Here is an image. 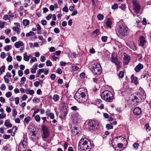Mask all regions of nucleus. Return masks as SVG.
I'll return each instance as SVG.
<instances>
[{
	"label": "nucleus",
	"mask_w": 151,
	"mask_h": 151,
	"mask_svg": "<svg viewBox=\"0 0 151 151\" xmlns=\"http://www.w3.org/2000/svg\"><path fill=\"white\" fill-rule=\"evenodd\" d=\"M52 17V15L51 14H49L47 16H46V19L47 20H49L51 19V17Z\"/></svg>",
	"instance_id": "56"
},
{
	"label": "nucleus",
	"mask_w": 151,
	"mask_h": 151,
	"mask_svg": "<svg viewBox=\"0 0 151 151\" xmlns=\"http://www.w3.org/2000/svg\"><path fill=\"white\" fill-rule=\"evenodd\" d=\"M4 81L6 83H9V80L8 78H6V76H4Z\"/></svg>",
	"instance_id": "49"
},
{
	"label": "nucleus",
	"mask_w": 151,
	"mask_h": 151,
	"mask_svg": "<svg viewBox=\"0 0 151 151\" xmlns=\"http://www.w3.org/2000/svg\"><path fill=\"white\" fill-rule=\"evenodd\" d=\"M130 98L132 101L134 103L133 104H137L140 102L142 100V98L140 96V95L136 93L132 94L131 95Z\"/></svg>",
	"instance_id": "7"
},
{
	"label": "nucleus",
	"mask_w": 151,
	"mask_h": 151,
	"mask_svg": "<svg viewBox=\"0 0 151 151\" xmlns=\"http://www.w3.org/2000/svg\"><path fill=\"white\" fill-rule=\"evenodd\" d=\"M12 58L11 56H9L6 59L7 61L8 62H10L12 60Z\"/></svg>",
	"instance_id": "58"
},
{
	"label": "nucleus",
	"mask_w": 151,
	"mask_h": 151,
	"mask_svg": "<svg viewBox=\"0 0 151 151\" xmlns=\"http://www.w3.org/2000/svg\"><path fill=\"white\" fill-rule=\"evenodd\" d=\"M63 11L64 12H67L68 11V8L67 6H65L63 8Z\"/></svg>",
	"instance_id": "62"
},
{
	"label": "nucleus",
	"mask_w": 151,
	"mask_h": 151,
	"mask_svg": "<svg viewBox=\"0 0 151 151\" xmlns=\"http://www.w3.org/2000/svg\"><path fill=\"white\" fill-rule=\"evenodd\" d=\"M11 17L12 16L10 15H6L4 16L3 19L5 20H6L8 19H10Z\"/></svg>",
	"instance_id": "24"
},
{
	"label": "nucleus",
	"mask_w": 151,
	"mask_h": 151,
	"mask_svg": "<svg viewBox=\"0 0 151 151\" xmlns=\"http://www.w3.org/2000/svg\"><path fill=\"white\" fill-rule=\"evenodd\" d=\"M77 13L78 12L77 10H74L71 14V15L72 16H75L77 14Z\"/></svg>",
	"instance_id": "64"
},
{
	"label": "nucleus",
	"mask_w": 151,
	"mask_h": 151,
	"mask_svg": "<svg viewBox=\"0 0 151 151\" xmlns=\"http://www.w3.org/2000/svg\"><path fill=\"white\" fill-rule=\"evenodd\" d=\"M6 116V115L4 113H2L0 114V119H3Z\"/></svg>",
	"instance_id": "46"
},
{
	"label": "nucleus",
	"mask_w": 151,
	"mask_h": 151,
	"mask_svg": "<svg viewBox=\"0 0 151 151\" xmlns=\"http://www.w3.org/2000/svg\"><path fill=\"white\" fill-rule=\"evenodd\" d=\"M92 71L95 75H100L102 72L101 65L97 63H95L91 66Z\"/></svg>",
	"instance_id": "4"
},
{
	"label": "nucleus",
	"mask_w": 151,
	"mask_h": 151,
	"mask_svg": "<svg viewBox=\"0 0 151 151\" xmlns=\"http://www.w3.org/2000/svg\"><path fill=\"white\" fill-rule=\"evenodd\" d=\"M23 45L24 44L21 41H19L16 42L14 44L15 47H20L23 46Z\"/></svg>",
	"instance_id": "17"
},
{
	"label": "nucleus",
	"mask_w": 151,
	"mask_h": 151,
	"mask_svg": "<svg viewBox=\"0 0 151 151\" xmlns=\"http://www.w3.org/2000/svg\"><path fill=\"white\" fill-rule=\"evenodd\" d=\"M30 119V117L29 116L27 117L24 119V121L26 124H28L29 123Z\"/></svg>",
	"instance_id": "25"
},
{
	"label": "nucleus",
	"mask_w": 151,
	"mask_h": 151,
	"mask_svg": "<svg viewBox=\"0 0 151 151\" xmlns=\"http://www.w3.org/2000/svg\"><path fill=\"white\" fill-rule=\"evenodd\" d=\"M111 61L114 63H116L118 61H119L117 58L116 55L115 53H112L111 54Z\"/></svg>",
	"instance_id": "12"
},
{
	"label": "nucleus",
	"mask_w": 151,
	"mask_h": 151,
	"mask_svg": "<svg viewBox=\"0 0 151 151\" xmlns=\"http://www.w3.org/2000/svg\"><path fill=\"white\" fill-rule=\"evenodd\" d=\"M133 4V9L137 13H139L141 7L137 2V0H132V1Z\"/></svg>",
	"instance_id": "9"
},
{
	"label": "nucleus",
	"mask_w": 151,
	"mask_h": 151,
	"mask_svg": "<svg viewBox=\"0 0 151 151\" xmlns=\"http://www.w3.org/2000/svg\"><path fill=\"white\" fill-rule=\"evenodd\" d=\"M104 16L101 14H99L97 15V18L100 20H102L104 18Z\"/></svg>",
	"instance_id": "31"
},
{
	"label": "nucleus",
	"mask_w": 151,
	"mask_h": 151,
	"mask_svg": "<svg viewBox=\"0 0 151 151\" xmlns=\"http://www.w3.org/2000/svg\"><path fill=\"white\" fill-rule=\"evenodd\" d=\"M54 31L55 33L58 34L59 33L60 30L58 28H56L54 29Z\"/></svg>",
	"instance_id": "50"
},
{
	"label": "nucleus",
	"mask_w": 151,
	"mask_h": 151,
	"mask_svg": "<svg viewBox=\"0 0 151 151\" xmlns=\"http://www.w3.org/2000/svg\"><path fill=\"white\" fill-rule=\"evenodd\" d=\"M88 125L90 129L94 130L99 127V123L94 120H90L88 123Z\"/></svg>",
	"instance_id": "8"
},
{
	"label": "nucleus",
	"mask_w": 151,
	"mask_h": 151,
	"mask_svg": "<svg viewBox=\"0 0 151 151\" xmlns=\"http://www.w3.org/2000/svg\"><path fill=\"white\" fill-rule=\"evenodd\" d=\"M23 72L21 70H19L18 71V74L19 76H22L23 75Z\"/></svg>",
	"instance_id": "57"
},
{
	"label": "nucleus",
	"mask_w": 151,
	"mask_h": 151,
	"mask_svg": "<svg viewBox=\"0 0 151 151\" xmlns=\"http://www.w3.org/2000/svg\"><path fill=\"white\" fill-rule=\"evenodd\" d=\"M86 93V91L84 89L82 88L79 89L75 94V99L79 103L85 102L88 98Z\"/></svg>",
	"instance_id": "1"
},
{
	"label": "nucleus",
	"mask_w": 151,
	"mask_h": 151,
	"mask_svg": "<svg viewBox=\"0 0 151 151\" xmlns=\"http://www.w3.org/2000/svg\"><path fill=\"white\" fill-rule=\"evenodd\" d=\"M143 68V66L141 64H139L137 65L135 68V70L136 71L139 72L141 69H142Z\"/></svg>",
	"instance_id": "15"
},
{
	"label": "nucleus",
	"mask_w": 151,
	"mask_h": 151,
	"mask_svg": "<svg viewBox=\"0 0 151 151\" xmlns=\"http://www.w3.org/2000/svg\"><path fill=\"white\" fill-rule=\"evenodd\" d=\"M48 116H49L50 118L51 119H53L55 117L54 114L52 113H50Z\"/></svg>",
	"instance_id": "47"
},
{
	"label": "nucleus",
	"mask_w": 151,
	"mask_h": 151,
	"mask_svg": "<svg viewBox=\"0 0 151 151\" xmlns=\"http://www.w3.org/2000/svg\"><path fill=\"white\" fill-rule=\"evenodd\" d=\"M12 95L11 92H8L6 94V96L7 98H9Z\"/></svg>",
	"instance_id": "38"
},
{
	"label": "nucleus",
	"mask_w": 151,
	"mask_h": 151,
	"mask_svg": "<svg viewBox=\"0 0 151 151\" xmlns=\"http://www.w3.org/2000/svg\"><path fill=\"white\" fill-rule=\"evenodd\" d=\"M46 64L47 66H50L52 65V63L50 60H48L47 61Z\"/></svg>",
	"instance_id": "36"
},
{
	"label": "nucleus",
	"mask_w": 151,
	"mask_h": 151,
	"mask_svg": "<svg viewBox=\"0 0 151 151\" xmlns=\"http://www.w3.org/2000/svg\"><path fill=\"white\" fill-rule=\"evenodd\" d=\"M5 66L4 65H3L0 68V70H1L2 72H4L5 69Z\"/></svg>",
	"instance_id": "60"
},
{
	"label": "nucleus",
	"mask_w": 151,
	"mask_h": 151,
	"mask_svg": "<svg viewBox=\"0 0 151 151\" xmlns=\"http://www.w3.org/2000/svg\"><path fill=\"white\" fill-rule=\"evenodd\" d=\"M29 21L27 19H24L23 20V24L25 26L28 25L29 24Z\"/></svg>",
	"instance_id": "23"
},
{
	"label": "nucleus",
	"mask_w": 151,
	"mask_h": 151,
	"mask_svg": "<svg viewBox=\"0 0 151 151\" xmlns=\"http://www.w3.org/2000/svg\"><path fill=\"white\" fill-rule=\"evenodd\" d=\"M118 7V5L117 4H114L112 6V9H117Z\"/></svg>",
	"instance_id": "48"
},
{
	"label": "nucleus",
	"mask_w": 151,
	"mask_h": 151,
	"mask_svg": "<svg viewBox=\"0 0 151 151\" xmlns=\"http://www.w3.org/2000/svg\"><path fill=\"white\" fill-rule=\"evenodd\" d=\"M10 137V136L9 135L4 134L3 136V137L4 139H8Z\"/></svg>",
	"instance_id": "44"
},
{
	"label": "nucleus",
	"mask_w": 151,
	"mask_h": 151,
	"mask_svg": "<svg viewBox=\"0 0 151 151\" xmlns=\"http://www.w3.org/2000/svg\"><path fill=\"white\" fill-rule=\"evenodd\" d=\"M59 96L57 94L54 95L53 97V100L55 101H57L59 99Z\"/></svg>",
	"instance_id": "28"
},
{
	"label": "nucleus",
	"mask_w": 151,
	"mask_h": 151,
	"mask_svg": "<svg viewBox=\"0 0 151 151\" xmlns=\"http://www.w3.org/2000/svg\"><path fill=\"white\" fill-rule=\"evenodd\" d=\"M17 114V112L15 109L12 110V115L13 116H15Z\"/></svg>",
	"instance_id": "33"
},
{
	"label": "nucleus",
	"mask_w": 151,
	"mask_h": 151,
	"mask_svg": "<svg viewBox=\"0 0 151 151\" xmlns=\"http://www.w3.org/2000/svg\"><path fill=\"white\" fill-rule=\"evenodd\" d=\"M12 29L14 31L17 32L18 33H20V31L18 27H13Z\"/></svg>",
	"instance_id": "27"
},
{
	"label": "nucleus",
	"mask_w": 151,
	"mask_h": 151,
	"mask_svg": "<svg viewBox=\"0 0 151 151\" xmlns=\"http://www.w3.org/2000/svg\"><path fill=\"white\" fill-rule=\"evenodd\" d=\"M56 77L55 75L54 74H52L50 76V78L52 80H54L55 79Z\"/></svg>",
	"instance_id": "39"
},
{
	"label": "nucleus",
	"mask_w": 151,
	"mask_h": 151,
	"mask_svg": "<svg viewBox=\"0 0 151 151\" xmlns=\"http://www.w3.org/2000/svg\"><path fill=\"white\" fill-rule=\"evenodd\" d=\"M130 60V57L128 55H125L123 59V63L125 65H127Z\"/></svg>",
	"instance_id": "13"
},
{
	"label": "nucleus",
	"mask_w": 151,
	"mask_h": 151,
	"mask_svg": "<svg viewBox=\"0 0 151 151\" xmlns=\"http://www.w3.org/2000/svg\"><path fill=\"white\" fill-rule=\"evenodd\" d=\"M6 88L5 85L3 84H2L1 86L0 89L2 91H4Z\"/></svg>",
	"instance_id": "42"
},
{
	"label": "nucleus",
	"mask_w": 151,
	"mask_h": 151,
	"mask_svg": "<svg viewBox=\"0 0 151 151\" xmlns=\"http://www.w3.org/2000/svg\"><path fill=\"white\" fill-rule=\"evenodd\" d=\"M142 113L141 109L139 107H136L133 110V113L134 115L138 116L140 114Z\"/></svg>",
	"instance_id": "11"
},
{
	"label": "nucleus",
	"mask_w": 151,
	"mask_h": 151,
	"mask_svg": "<svg viewBox=\"0 0 151 151\" xmlns=\"http://www.w3.org/2000/svg\"><path fill=\"white\" fill-rule=\"evenodd\" d=\"M4 125L8 127H11L12 126V125L10 123L9 120H6L4 122Z\"/></svg>",
	"instance_id": "19"
},
{
	"label": "nucleus",
	"mask_w": 151,
	"mask_h": 151,
	"mask_svg": "<svg viewBox=\"0 0 151 151\" xmlns=\"http://www.w3.org/2000/svg\"><path fill=\"white\" fill-rule=\"evenodd\" d=\"M114 63L116 65L117 67L118 68H120V62L119 61H118L117 63Z\"/></svg>",
	"instance_id": "53"
},
{
	"label": "nucleus",
	"mask_w": 151,
	"mask_h": 151,
	"mask_svg": "<svg viewBox=\"0 0 151 151\" xmlns=\"http://www.w3.org/2000/svg\"><path fill=\"white\" fill-rule=\"evenodd\" d=\"M27 139L26 136H24L23 139L20 142L18 150L19 151H24L28 147Z\"/></svg>",
	"instance_id": "5"
},
{
	"label": "nucleus",
	"mask_w": 151,
	"mask_h": 151,
	"mask_svg": "<svg viewBox=\"0 0 151 151\" xmlns=\"http://www.w3.org/2000/svg\"><path fill=\"white\" fill-rule=\"evenodd\" d=\"M99 30L98 29H96L91 34V36L93 37H96L99 34Z\"/></svg>",
	"instance_id": "18"
},
{
	"label": "nucleus",
	"mask_w": 151,
	"mask_h": 151,
	"mask_svg": "<svg viewBox=\"0 0 151 151\" xmlns=\"http://www.w3.org/2000/svg\"><path fill=\"white\" fill-rule=\"evenodd\" d=\"M50 111L49 109H47L46 111H45V114L47 116H48L50 115V114L51 113H50Z\"/></svg>",
	"instance_id": "54"
},
{
	"label": "nucleus",
	"mask_w": 151,
	"mask_h": 151,
	"mask_svg": "<svg viewBox=\"0 0 151 151\" xmlns=\"http://www.w3.org/2000/svg\"><path fill=\"white\" fill-rule=\"evenodd\" d=\"M73 132L76 134H78V129L76 128H74V129H73L72 130Z\"/></svg>",
	"instance_id": "41"
},
{
	"label": "nucleus",
	"mask_w": 151,
	"mask_h": 151,
	"mask_svg": "<svg viewBox=\"0 0 151 151\" xmlns=\"http://www.w3.org/2000/svg\"><path fill=\"white\" fill-rule=\"evenodd\" d=\"M40 61L42 62H44L45 60V58L44 56H42L40 58Z\"/></svg>",
	"instance_id": "59"
},
{
	"label": "nucleus",
	"mask_w": 151,
	"mask_h": 151,
	"mask_svg": "<svg viewBox=\"0 0 151 151\" xmlns=\"http://www.w3.org/2000/svg\"><path fill=\"white\" fill-rule=\"evenodd\" d=\"M25 3L24 4V7L27 8L29 6L28 4H29L31 2V0H24Z\"/></svg>",
	"instance_id": "21"
},
{
	"label": "nucleus",
	"mask_w": 151,
	"mask_h": 151,
	"mask_svg": "<svg viewBox=\"0 0 151 151\" xmlns=\"http://www.w3.org/2000/svg\"><path fill=\"white\" fill-rule=\"evenodd\" d=\"M123 145L122 144H121V143H118L117 144V147H119L120 149V150H119V149H118L117 150V151H122V150H123L122 149H120V148H122L123 147Z\"/></svg>",
	"instance_id": "32"
},
{
	"label": "nucleus",
	"mask_w": 151,
	"mask_h": 151,
	"mask_svg": "<svg viewBox=\"0 0 151 151\" xmlns=\"http://www.w3.org/2000/svg\"><path fill=\"white\" fill-rule=\"evenodd\" d=\"M117 30L119 34L123 36H126L129 33V29L127 27L124 25L122 24L119 26Z\"/></svg>",
	"instance_id": "6"
},
{
	"label": "nucleus",
	"mask_w": 151,
	"mask_h": 151,
	"mask_svg": "<svg viewBox=\"0 0 151 151\" xmlns=\"http://www.w3.org/2000/svg\"><path fill=\"white\" fill-rule=\"evenodd\" d=\"M101 96L102 99L108 102H111L114 98L112 93L110 91L107 90L104 91L101 93Z\"/></svg>",
	"instance_id": "3"
},
{
	"label": "nucleus",
	"mask_w": 151,
	"mask_h": 151,
	"mask_svg": "<svg viewBox=\"0 0 151 151\" xmlns=\"http://www.w3.org/2000/svg\"><path fill=\"white\" fill-rule=\"evenodd\" d=\"M40 83V82H39L38 81H36L34 83V86L36 87H37L39 86Z\"/></svg>",
	"instance_id": "63"
},
{
	"label": "nucleus",
	"mask_w": 151,
	"mask_h": 151,
	"mask_svg": "<svg viewBox=\"0 0 151 151\" xmlns=\"http://www.w3.org/2000/svg\"><path fill=\"white\" fill-rule=\"evenodd\" d=\"M139 46L143 47V46H146V45L147 44L146 39L143 36H141L139 38Z\"/></svg>",
	"instance_id": "10"
},
{
	"label": "nucleus",
	"mask_w": 151,
	"mask_h": 151,
	"mask_svg": "<svg viewBox=\"0 0 151 151\" xmlns=\"http://www.w3.org/2000/svg\"><path fill=\"white\" fill-rule=\"evenodd\" d=\"M56 72L59 74L62 73V72L61 68H59L56 70Z\"/></svg>",
	"instance_id": "51"
},
{
	"label": "nucleus",
	"mask_w": 151,
	"mask_h": 151,
	"mask_svg": "<svg viewBox=\"0 0 151 151\" xmlns=\"http://www.w3.org/2000/svg\"><path fill=\"white\" fill-rule=\"evenodd\" d=\"M4 27V23L2 21L0 22V28H3Z\"/></svg>",
	"instance_id": "55"
},
{
	"label": "nucleus",
	"mask_w": 151,
	"mask_h": 151,
	"mask_svg": "<svg viewBox=\"0 0 151 151\" xmlns=\"http://www.w3.org/2000/svg\"><path fill=\"white\" fill-rule=\"evenodd\" d=\"M24 60L25 61H28L29 60V57L27 55H24Z\"/></svg>",
	"instance_id": "52"
},
{
	"label": "nucleus",
	"mask_w": 151,
	"mask_h": 151,
	"mask_svg": "<svg viewBox=\"0 0 151 151\" xmlns=\"http://www.w3.org/2000/svg\"><path fill=\"white\" fill-rule=\"evenodd\" d=\"M150 76V73L148 71H145L144 72L143 74L142 75V76H143V78H147Z\"/></svg>",
	"instance_id": "16"
},
{
	"label": "nucleus",
	"mask_w": 151,
	"mask_h": 151,
	"mask_svg": "<svg viewBox=\"0 0 151 151\" xmlns=\"http://www.w3.org/2000/svg\"><path fill=\"white\" fill-rule=\"evenodd\" d=\"M107 37L106 36H103L101 37V40L104 42H106L107 41Z\"/></svg>",
	"instance_id": "40"
},
{
	"label": "nucleus",
	"mask_w": 151,
	"mask_h": 151,
	"mask_svg": "<svg viewBox=\"0 0 151 151\" xmlns=\"http://www.w3.org/2000/svg\"><path fill=\"white\" fill-rule=\"evenodd\" d=\"M79 145L83 151H89L91 148V144L90 140L86 138H82L80 140Z\"/></svg>",
	"instance_id": "2"
},
{
	"label": "nucleus",
	"mask_w": 151,
	"mask_h": 151,
	"mask_svg": "<svg viewBox=\"0 0 151 151\" xmlns=\"http://www.w3.org/2000/svg\"><path fill=\"white\" fill-rule=\"evenodd\" d=\"M106 127L108 129H111L113 128V127L109 124H106Z\"/></svg>",
	"instance_id": "45"
},
{
	"label": "nucleus",
	"mask_w": 151,
	"mask_h": 151,
	"mask_svg": "<svg viewBox=\"0 0 151 151\" xmlns=\"http://www.w3.org/2000/svg\"><path fill=\"white\" fill-rule=\"evenodd\" d=\"M37 61V58L35 57H33L32 58L31 60L30 61V62L31 63H32L35 62V61Z\"/></svg>",
	"instance_id": "61"
},
{
	"label": "nucleus",
	"mask_w": 151,
	"mask_h": 151,
	"mask_svg": "<svg viewBox=\"0 0 151 151\" xmlns=\"http://www.w3.org/2000/svg\"><path fill=\"white\" fill-rule=\"evenodd\" d=\"M35 120L38 122H39L40 120V117L39 115H37L35 117Z\"/></svg>",
	"instance_id": "34"
},
{
	"label": "nucleus",
	"mask_w": 151,
	"mask_h": 151,
	"mask_svg": "<svg viewBox=\"0 0 151 151\" xmlns=\"http://www.w3.org/2000/svg\"><path fill=\"white\" fill-rule=\"evenodd\" d=\"M139 145L138 143H135L133 145V147L135 150H137L138 148Z\"/></svg>",
	"instance_id": "26"
},
{
	"label": "nucleus",
	"mask_w": 151,
	"mask_h": 151,
	"mask_svg": "<svg viewBox=\"0 0 151 151\" xmlns=\"http://www.w3.org/2000/svg\"><path fill=\"white\" fill-rule=\"evenodd\" d=\"M71 109L73 111H76L78 110V109L76 106H72L71 108Z\"/></svg>",
	"instance_id": "35"
},
{
	"label": "nucleus",
	"mask_w": 151,
	"mask_h": 151,
	"mask_svg": "<svg viewBox=\"0 0 151 151\" xmlns=\"http://www.w3.org/2000/svg\"><path fill=\"white\" fill-rule=\"evenodd\" d=\"M131 78L132 82L134 83L136 85L138 84L139 82L137 80L138 78L137 77H134L133 75H132Z\"/></svg>",
	"instance_id": "14"
},
{
	"label": "nucleus",
	"mask_w": 151,
	"mask_h": 151,
	"mask_svg": "<svg viewBox=\"0 0 151 151\" xmlns=\"http://www.w3.org/2000/svg\"><path fill=\"white\" fill-rule=\"evenodd\" d=\"M124 73L122 71H120L118 74V76L119 77L122 78L124 77Z\"/></svg>",
	"instance_id": "30"
},
{
	"label": "nucleus",
	"mask_w": 151,
	"mask_h": 151,
	"mask_svg": "<svg viewBox=\"0 0 151 151\" xmlns=\"http://www.w3.org/2000/svg\"><path fill=\"white\" fill-rule=\"evenodd\" d=\"M35 35V33L32 31H30L29 33H27L26 35V36L27 37H31L34 36Z\"/></svg>",
	"instance_id": "22"
},
{
	"label": "nucleus",
	"mask_w": 151,
	"mask_h": 151,
	"mask_svg": "<svg viewBox=\"0 0 151 151\" xmlns=\"http://www.w3.org/2000/svg\"><path fill=\"white\" fill-rule=\"evenodd\" d=\"M15 103L17 104H18L19 103V98L18 97H16L15 99Z\"/></svg>",
	"instance_id": "43"
},
{
	"label": "nucleus",
	"mask_w": 151,
	"mask_h": 151,
	"mask_svg": "<svg viewBox=\"0 0 151 151\" xmlns=\"http://www.w3.org/2000/svg\"><path fill=\"white\" fill-rule=\"evenodd\" d=\"M43 135L44 137V138H47L49 136V134L48 132L47 131H43Z\"/></svg>",
	"instance_id": "29"
},
{
	"label": "nucleus",
	"mask_w": 151,
	"mask_h": 151,
	"mask_svg": "<svg viewBox=\"0 0 151 151\" xmlns=\"http://www.w3.org/2000/svg\"><path fill=\"white\" fill-rule=\"evenodd\" d=\"M145 127L147 131H149L150 130V128L149 127L148 123H146L145 124Z\"/></svg>",
	"instance_id": "37"
},
{
	"label": "nucleus",
	"mask_w": 151,
	"mask_h": 151,
	"mask_svg": "<svg viewBox=\"0 0 151 151\" xmlns=\"http://www.w3.org/2000/svg\"><path fill=\"white\" fill-rule=\"evenodd\" d=\"M112 24V21L111 19L109 18H108L106 22V26L110 28L111 27V24Z\"/></svg>",
	"instance_id": "20"
}]
</instances>
